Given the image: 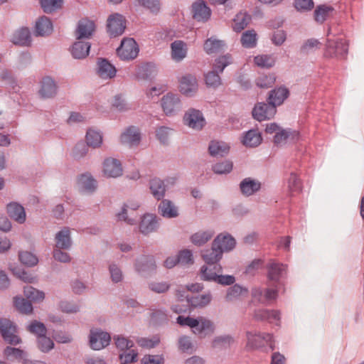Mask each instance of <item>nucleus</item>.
Returning a JSON list of instances; mask_svg holds the SVG:
<instances>
[{"label":"nucleus","mask_w":364,"mask_h":364,"mask_svg":"<svg viewBox=\"0 0 364 364\" xmlns=\"http://www.w3.org/2000/svg\"><path fill=\"white\" fill-rule=\"evenodd\" d=\"M327 36L324 56L328 58L337 59L345 58L348 50L346 41L341 36H336L333 34L331 28H328Z\"/></svg>","instance_id":"1"},{"label":"nucleus","mask_w":364,"mask_h":364,"mask_svg":"<svg viewBox=\"0 0 364 364\" xmlns=\"http://www.w3.org/2000/svg\"><path fill=\"white\" fill-rule=\"evenodd\" d=\"M223 267L217 265L214 268L208 266H201L199 271V276L201 280L209 282H215L222 286H231L235 282V277L233 275L223 274Z\"/></svg>","instance_id":"2"},{"label":"nucleus","mask_w":364,"mask_h":364,"mask_svg":"<svg viewBox=\"0 0 364 364\" xmlns=\"http://www.w3.org/2000/svg\"><path fill=\"white\" fill-rule=\"evenodd\" d=\"M267 280L273 284L284 286L283 279L287 274V266L283 263L270 259L266 264Z\"/></svg>","instance_id":"3"},{"label":"nucleus","mask_w":364,"mask_h":364,"mask_svg":"<svg viewBox=\"0 0 364 364\" xmlns=\"http://www.w3.org/2000/svg\"><path fill=\"white\" fill-rule=\"evenodd\" d=\"M247 346L248 349L260 348L265 345L268 346L272 350L275 348L274 341L272 333H253L251 331H247Z\"/></svg>","instance_id":"4"},{"label":"nucleus","mask_w":364,"mask_h":364,"mask_svg":"<svg viewBox=\"0 0 364 364\" xmlns=\"http://www.w3.org/2000/svg\"><path fill=\"white\" fill-rule=\"evenodd\" d=\"M156 264L154 256L141 255L134 263L135 271L141 277L148 278L156 272Z\"/></svg>","instance_id":"5"},{"label":"nucleus","mask_w":364,"mask_h":364,"mask_svg":"<svg viewBox=\"0 0 364 364\" xmlns=\"http://www.w3.org/2000/svg\"><path fill=\"white\" fill-rule=\"evenodd\" d=\"M16 331V326L12 321L7 318H0V333L6 343L16 346L21 343Z\"/></svg>","instance_id":"6"},{"label":"nucleus","mask_w":364,"mask_h":364,"mask_svg":"<svg viewBox=\"0 0 364 364\" xmlns=\"http://www.w3.org/2000/svg\"><path fill=\"white\" fill-rule=\"evenodd\" d=\"M89 343L92 349L100 350L109 345L111 336L101 328L91 329L90 332Z\"/></svg>","instance_id":"7"},{"label":"nucleus","mask_w":364,"mask_h":364,"mask_svg":"<svg viewBox=\"0 0 364 364\" xmlns=\"http://www.w3.org/2000/svg\"><path fill=\"white\" fill-rule=\"evenodd\" d=\"M223 255V250L215 246V242L213 241L210 248L204 249L200 252V256L205 262L203 266L214 268L217 265H221L220 261L222 259Z\"/></svg>","instance_id":"8"},{"label":"nucleus","mask_w":364,"mask_h":364,"mask_svg":"<svg viewBox=\"0 0 364 364\" xmlns=\"http://www.w3.org/2000/svg\"><path fill=\"white\" fill-rule=\"evenodd\" d=\"M119 57L124 60L134 59L139 53V47L133 38L124 39L117 50Z\"/></svg>","instance_id":"9"},{"label":"nucleus","mask_w":364,"mask_h":364,"mask_svg":"<svg viewBox=\"0 0 364 364\" xmlns=\"http://www.w3.org/2000/svg\"><path fill=\"white\" fill-rule=\"evenodd\" d=\"M126 28L125 18L119 14H111L107 19V31L111 36L122 35Z\"/></svg>","instance_id":"10"},{"label":"nucleus","mask_w":364,"mask_h":364,"mask_svg":"<svg viewBox=\"0 0 364 364\" xmlns=\"http://www.w3.org/2000/svg\"><path fill=\"white\" fill-rule=\"evenodd\" d=\"M183 121L186 125L196 130L201 129L205 124L203 114L196 109H189L184 114Z\"/></svg>","instance_id":"11"},{"label":"nucleus","mask_w":364,"mask_h":364,"mask_svg":"<svg viewBox=\"0 0 364 364\" xmlns=\"http://www.w3.org/2000/svg\"><path fill=\"white\" fill-rule=\"evenodd\" d=\"M161 107L166 115L174 114L181 108L178 95L173 93L164 95L161 99Z\"/></svg>","instance_id":"12"},{"label":"nucleus","mask_w":364,"mask_h":364,"mask_svg":"<svg viewBox=\"0 0 364 364\" xmlns=\"http://www.w3.org/2000/svg\"><path fill=\"white\" fill-rule=\"evenodd\" d=\"M159 228V219L156 215L146 213L141 217L139 225V231L141 234L147 235L157 231Z\"/></svg>","instance_id":"13"},{"label":"nucleus","mask_w":364,"mask_h":364,"mask_svg":"<svg viewBox=\"0 0 364 364\" xmlns=\"http://www.w3.org/2000/svg\"><path fill=\"white\" fill-rule=\"evenodd\" d=\"M141 133L139 129L134 126H130L121 134L120 142L130 147L136 146L141 141Z\"/></svg>","instance_id":"14"},{"label":"nucleus","mask_w":364,"mask_h":364,"mask_svg":"<svg viewBox=\"0 0 364 364\" xmlns=\"http://www.w3.org/2000/svg\"><path fill=\"white\" fill-rule=\"evenodd\" d=\"M198 82L195 76L186 74L179 80L180 92L186 96H193L198 91Z\"/></svg>","instance_id":"15"},{"label":"nucleus","mask_w":364,"mask_h":364,"mask_svg":"<svg viewBox=\"0 0 364 364\" xmlns=\"http://www.w3.org/2000/svg\"><path fill=\"white\" fill-rule=\"evenodd\" d=\"M275 113L276 108L269 102L268 104L258 103L252 110L253 117L259 122L273 117Z\"/></svg>","instance_id":"16"},{"label":"nucleus","mask_w":364,"mask_h":364,"mask_svg":"<svg viewBox=\"0 0 364 364\" xmlns=\"http://www.w3.org/2000/svg\"><path fill=\"white\" fill-rule=\"evenodd\" d=\"M95 30V25L94 21L87 18H82L79 21L75 32L76 39H88L93 35Z\"/></svg>","instance_id":"17"},{"label":"nucleus","mask_w":364,"mask_h":364,"mask_svg":"<svg viewBox=\"0 0 364 364\" xmlns=\"http://www.w3.org/2000/svg\"><path fill=\"white\" fill-rule=\"evenodd\" d=\"M177 296L181 301H183V297H185L186 303L189 304L191 309L203 307L209 304L212 300V295L210 293L190 296L189 295L183 296V294H181V291L178 290L177 292Z\"/></svg>","instance_id":"18"},{"label":"nucleus","mask_w":364,"mask_h":364,"mask_svg":"<svg viewBox=\"0 0 364 364\" xmlns=\"http://www.w3.org/2000/svg\"><path fill=\"white\" fill-rule=\"evenodd\" d=\"M117 70L115 67L107 59L99 58L97 63V74L104 80L112 79L115 77Z\"/></svg>","instance_id":"19"},{"label":"nucleus","mask_w":364,"mask_h":364,"mask_svg":"<svg viewBox=\"0 0 364 364\" xmlns=\"http://www.w3.org/2000/svg\"><path fill=\"white\" fill-rule=\"evenodd\" d=\"M104 175L109 178H117L122 174L120 161L116 159L108 158L103 163Z\"/></svg>","instance_id":"20"},{"label":"nucleus","mask_w":364,"mask_h":364,"mask_svg":"<svg viewBox=\"0 0 364 364\" xmlns=\"http://www.w3.org/2000/svg\"><path fill=\"white\" fill-rule=\"evenodd\" d=\"M196 319L198 324L192 328L195 334L205 337L214 333L215 328L213 321L203 316L197 317Z\"/></svg>","instance_id":"21"},{"label":"nucleus","mask_w":364,"mask_h":364,"mask_svg":"<svg viewBox=\"0 0 364 364\" xmlns=\"http://www.w3.org/2000/svg\"><path fill=\"white\" fill-rule=\"evenodd\" d=\"M215 246L218 247L223 253L232 250L236 245L235 239L229 233H220L213 240Z\"/></svg>","instance_id":"22"},{"label":"nucleus","mask_w":364,"mask_h":364,"mask_svg":"<svg viewBox=\"0 0 364 364\" xmlns=\"http://www.w3.org/2000/svg\"><path fill=\"white\" fill-rule=\"evenodd\" d=\"M193 16L198 21H206L209 19L211 11L205 1L198 0L192 5Z\"/></svg>","instance_id":"23"},{"label":"nucleus","mask_w":364,"mask_h":364,"mask_svg":"<svg viewBox=\"0 0 364 364\" xmlns=\"http://www.w3.org/2000/svg\"><path fill=\"white\" fill-rule=\"evenodd\" d=\"M55 248L69 250L72 246L70 230L68 227H64L55 236Z\"/></svg>","instance_id":"24"},{"label":"nucleus","mask_w":364,"mask_h":364,"mask_svg":"<svg viewBox=\"0 0 364 364\" xmlns=\"http://www.w3.org/2000/svg\"><path fill=\"white\" fill-rule=\"evenodd\" d=\"M90 47L91 45L89 42L77 40L72 46L70 52L74 58L83 59L88 55Z\"/></svg>","instance_id":"25"},{"label":"nucleus","mask_w":364,"mask_h":364,"mask_svg":"<svg viewBox=\"0 0 364 364\" xmlns=\"http://www.w3.org/2000/svg\"><path fill=\"white\" fill-rule=\"evenodd\" d=\"M57 86L54 80L50 77L43 78L41 87L39 90L40 95L43 98L53 97L56 95Z\"/></svg>","instance_id":"26"},{"label":"nucleus","mask_w":364,"mask_h":364,"mask_svg":"<svg viewBox=\"0 0 364 364\" xmlns=\"http://www.w3.org/2000/svg\"><path fill=\"white\" fill-rule=\"evenodd\" d=\"M254 318L256 321H279L280 320V312L277 310L257 309L254 313Z\"/></svg>","instance_id":"27"},{"label":"nucleus","mask_w":364,"mask_h":364,"mask_svg":"<svg viewBox=\"0 0 364 364\" xmlns=\"http://www.w3.org/2000/svg\"><path fill=\"white\" fill-rule=\"evenodd\" d=\"M262 141L260 132L256 129H250L245 133L242 143L247 147H256L262 143Z\"/></svg>","instance_id":"28"},{"label":"nucleus","mask_w":364,"mask_h":364,"mask_svg":"<svg viewBox=\"0 0 364 364\" xmlns=\"http://www.w3.org/2000/svg\"><path fill=\"white\" fill-rule=\"evenodd\" d=\"M77 186L82 191L92 192L97 188V181L89 173L82 174L77 179Z\"/></svg>","instance_id":"29"},{"label":"nucleus","mask_w":364,"mask_h":364,"mask_svg":"<svg viewBox=\"0 0 364 364\" xmlns=\"http://www.w3.org/2000/svg\"><path fill=\"white\" fill-rule=\"evenodd\" d=\"M171 58L175 61H181L187 54V46L182 41H175L171 45Z\"/></svg>","instance_id":"30"},{"label":"nucleus","mask_w":364,"mask_h":364,"mask_svg":"<svg viewBox=\"0 0 364 364\" xmlns=\"http://www.w3.org/2000/svg\"><path fill=\"white\" fill-rule=\"evenodd\" d=\"M248 294V289L239 284H233L227 289L225 294V300L227 301H233L240 299L242 295Z\"/></svg>","instance_id":"31"},{"label":"nucleus","mask_w":364,"mask_h":364,"mask_svg":"<svg viewBox=\"0 0 364 364\" xmlns=\"http://www.w3.org/2000/svg\"><path fill=\"white\" fill-rule=\"evenodd\" d=\"M11 41L16 45L30 46L31 42L30 31L27 28H20L14 33Z\"/></svg>","instance_id":"32"},{"label":"nucleus","mask_w":364,"mask_h":364,"mask_svg":"<svg viewBox=\"0 0 364 364\" xmlns=\"http://www.w3.org/2000/svg\"><path fill=\"white\" fill-rule=\"evenodd\" d=\"M260 187V183L257 180L252 179L251 178H245L240 184L241 192L246 196L252 195L259 191Z\"/></svg>","instance_id":"33"},{"label":"nucleus","mask_w":364,"mask_h":364,"mask_svg":"<svg viewBox=\"0 0 364 364\" xmlns=\"http://www.w3.org/2000/svg\"><path fill=\"white\" fill-rule=\"evenodd\" d=\"M289 95V90L285 87H279L271 91L269 96V102L274 106L280 105Z\"/></svg>","instance_id":"34"},{"label":"nucleus","mask_w":364,"mask_h":364,"mask_svg":"<svg viewBox=\"0 0 364 364\" xmlns=\"http://www.w3.org/2000/svg\"><path fill=\"white\" fill-rule=\"evenodd\" d=\"M225 43L223 41L219 40L215 37L208 38L203 45V49L208 54H212L220 52L225 47Z\"/></svg>","instance_id":"35"},{"label":"nucleus","mask_w":364,"mask_h":364,"mask_svg":"<svg viewBox=\"0 0 364 364\" xmlns=\"http://www.w3.org/2000/svg\"><path fill=\"white\" fill-rule=\"evenodd\" d=\"M53 31V24L46 16H42L36 23V32L38 36H48Z\"/></svg>","instance_id":"36"},{"label":"nucleus","mask_w":364,"mask_h":364,"mask_svg":"<svg viewBox=\"0 0 364 364\" xmlns=\"http://www.w3.org/2000/svg\"><path fill=\"white\" fill-rule=\"evenodd\" d=\"M214 232L212 230L200 231L193 234L191 237V242L198 247H201L206 244L213 236Z\"/></svg>","instance_id":"37"},{"label":"nucleus","mask_w":364,"mask_h":364,"mask_svg":"<svg viewBox=\"0 0 364 364\" xmlns=\"http://www.w3.org/2000/svg\"><path fill=\"white\" fill-rule=\"evenodd\" d=\"M287 191L291 196L299 193L302 189V183L295 173H291L287 179Z\"/></svg>","instance_id":"38"},{"label":"nucleus","mask_w":364,"mask_h":364,"mask_svg":"<svg viewBox=\"0 0 364 364\" xmlns=\"http://www.w3.org/2000/svg\"><path fill=\"white\" fill-rule=\"evenodd\" d=\"M14 306L21 314H30L33 312V306L30 301L24 299L22 296L14 297Z\"/></svg>","instance_id":"39"},{"label":"nucleus","mask_w":364,"mask_h":364,"mask_svg":"<svg viewBox=\"0 0 364 364\" xmlns=\"http://www.w3.org/2000/svg\"><path fill=\"white\" fill-rule=\"evenodd\" d=\"M136 342L142 348L152 349L159 345L161 343V338L157 334L154 335L150 338L138 337L136 339Z\"/></svg>","instance_id":"40"},{"label":"nucleus","mask_w":364,"mask_h":364,"mask_svg":"<svg viewBox=\"0 0 364 364\" xmlns=\"http://www.w3.org/2000/svg\"><path fill=\"white\" fill-rule=\"evenodd\" d=\"M7 213L15 221L19 224H23L26 221V215L24 206H6Z\"/></svg>","instance_id":"41"},{"label":"nucleus","mask_w":364,"mask_h":364,"mask_svg":"<svg viewBox=\"0 0 364 364\" xmlns=\"http://www.w3.org/2000/svg\"><path fill=\"white\" fill-rule=\"evenodd\" d=\"M150 190L154 197L160 200L164 198L165 194L164 183L159 178H153L150 181Z\"/></svg>","instance_id":"42"},{"label":"nucleus","mask_w":364,"mask_h":364,"mask_svg":"<svg viewBox=\"0 0 364 364\" xmlns=\"http://www.w3.org/2000/svg\"><path fill=\"white\" fill-rule=\"evenodd\" d=\"M208 149L211 156H223L228 153L230 147L223 141H212Z\"/></svg>","instance_id":"43"},{"label":"nucleus","mask_w":364,"mask_h":364,"mask_svg":"<svg viewBox=\"0 0 364 364\" xmlns=\"http://www.w3.org/2000/svg\"><path fill=\"white\" fill-rule=\"evenodd\" d=\"M4 355L5 357H6L8 359L13 357L18 361L22 362L23 364V362L25 360H28L26 358L27 353L23 350H21L20 348L7 346L4 350Z\"/></svg>","instance_id":"44"},{"label":"nucleus","mask_w":364,"mask_h":364,"mask_svg":"<svg viewBox=\"0 0 364 364\" xmlns=\"http://www.w3.org/2000/svg\"><path fill=\"white\" fill-rule=\"evenodd\" d=\"M113 340L116 348L119 351V353L128 350L134 346V343L132 340H129L122 335H114L113 336Z\"/></svg>","instance_id":"45"},{"label":"nucleus","mask_w":364,"mask_h":364,"mask_svg":"<svg viewBox=\"0 0 364 364\" xmlns=\"http://www.w3.org/2000/svg\"><path fill=\"white\" fill-rule=\"evenodd\" d=\"M234 343V338L230 335L216 336L213 342L212 346L214 348L226 349Z\"/></svg>","instance_id":"46"},{"label":"nucleus","mask_w":364,"mask_h":364,"mask_svg":"<svg viewBox=\"0 0 364 364\" xmlns=\"http://www.w3.org/2000/svg\"><path fill=\"white\" fill-rule=\"evenodd\" d=\"M250 16L246 13H239L233 20L232 28L236 32H240L250 23Z\"/></svg>","instance_id":"47"},{"label":"nucleus","mask_w":364,"mask_h":364,"mask_svg":"<svg viewBox=\"0 0 364 364\" xmlns=\"http://www.w3.org/2000/svg\"><path fill=\"white\" fill-rule=\"evenodd\" d=\"M86 141L89 146L97 148L102 144V136L100 132L90 129L87 132Z\"/></svg>","instance_id":"48"},{"label":"nucleus","mask_w":364,"mask_h":364,"mask_svg":"<svg viewBox=\"0 0 364 364\" xmlns=\"http://www.w3.org/2000/svg\"><path fill=\"white\" fill-rule=\"evenodd\" d=\"M23 293L25 296L30 300V301H41L45 297L43 291L38 290L31 286H26L23 288Z\"/></svg>","instance_id":"49"},{"label":"nucleus","mask_w":364,"mask_h":364,"mask_svg":"<svg viewBox=\"0 0 364 364\" xmlns=\"http://www.w3.org/2000/svg\"><path fill=\"white\" fill-rule=\"evenodd\" d=\"M257 33L254 30H249L242 33L241 43L245 48H254L257 44Z\"/></svg>","instance_id":"50"},{"label":"nucleus","mask_w":364,"mask_h":364,"mask_svg":"<svg viewBox=\"0 0 364 364\" xmlns=\"http://www.w3.org/2000/svg\"><path fill=\"white\" fill-rule=\"evenodd\" d=\"M138 352L132 348L119 353V359L121 364L134 363L137 361Z\"/></svg>","instance_id":"51"},{"label":"nucleus","mask_w":364,"mask_h":364,"mask_svg":"<svg viewBox=\"0 0 364 364\" xmlns=\"http://www.w3.org/2000/svg\"><path fill=\"white\" fill-rule=\"evenodd\" d=\"M18 258L20 262L27 267H33L38 262V257L34 254L28 251L19 252Z\"/></svg>","instance_id":"52"},{"label":"nucleus","mask_w":364,"mask_h":364,"mask_svg":"<svg viewBox=\"0 0 364 364\" xmlns=\"http://www.w3.org/2000/svg\"><path fill=\"white\" fill-rule=\"evenodd\" d=\"M296 136H297V133L295 132H291L290 130L281 129L274 135V142L277 145H282L285 144L290 136L294 138Z\"/></svg>","instance_id":"53"},{"label":"nucleus","mask_w":364,"mask_h":364,"mask_svg":"<svg viewBox=\"0 0 364 364\" xmlns=\"http://www.w3.org/2000/svg\"><path fill=\"white\" fill-rule=\"evenodd\" d=\"M276 78L273 74H262L256 80V85L260 87L267 89L272 87L275 82Z\"/></svg>","instance_id":"54"},{"label":"nucleus","mask_w":364,"mask_h":364,"mask_svg":"<svg viewBox=\"0 0 364 364\" xmlns=\"http://www.w3.org/2000/svg\"><path fill=\"white\" fill-rule=\"evenodd\" d=\"M37 346L43 353H48L54 348L53 340L46 335L37 338Z\"/></svg>","instance_id":"55"},{"label":"nucleus","mask_w":364,"mask_h":364,"mask_svg":"<svg viewBox=\"0 0 364 364\" xmlns=\"http://www.w3.org/2000/svg\"><path fill=\"white\" fill-rule=\"evenodd\" d=\"M333 11L331 6L325 5L318 6L314 11V18L317 22L323 23Z\"/></svg>","instance_id":"56"},{"label":"nucleus","mask_w":364,"mask_h":364,"mask_svg":"<svg viewBox=\"0 0 364 364\" xmlns=\"http://www.w3.org/2000/svg\"><path fill=\"white\" fill-rule=\"evenodd\" d=\"M321 46V42L315 38L306 40L301 47V52L304 54L314 52Z\"/></svg>","instance_id":"57"},{"label":"nucleus","mask_w":364,"mask_h":364,"mask_svg":"<svg viewBox=\"0 0 364 364\" xmlns=\"http://www.w3.org/2000/svg\"><path fill=\"white\" fill-rule=\"evenodd\" d=\"M255 64L261 68H271L275 63L274 58L271 55H260L255 58Z\"/></svg>","instance_id":"58"},{"label":"nucleus","mask_w":364,"mask_h":364,"mask_svg":"<svg viewBox=\"0 0 364 364\" xmlns=\"http://www.w3.org/2000/svg\"><path fill=\"white\" fill-rule=\"evenodd\" d=\"M178 264L182 265L192 264L194 262L192 251L188 249L180 250L176 255Z\"/></svg>","instance_id":"59"},{"label":"nucleus","mask_w":364,"mask_h":364,"mask_svg":"<svg viewBox=\"0 0 364 364\" xmlns=\"http://www.w3.org/2000/svg\"><path fill=\"white\" fill-rule=\"evenodd\" d=\"M28 331L35 334L37 338L46 335L47 328L42 322L36 320L32 321L28 327Z\"/></svg>","instance_id":"60"},{"label":"nucleus","mask_w":364,"mask_h":364,"mask_svg":"<svg viewBox=\"0 0 364 364\" xmlns=\"http://www.w3.org/2000/svg\"><path fill=\"white\" fill-rule=\"evenodd\" d=\"M232 63V58L230 55L220 56L215 59L213 65V70L222 73L226 66Z\"/></svg>","instance_id":"61"},{"label":"nucleus","mask_w":364,"mask_h":364,"mask_svg":"<svg viewBox=\"0 0 364 364\" xmlns=\"http://www.w3.org/2000/svg\"><path fill=\"white\" fill-rule=\"evenodd\" d=\"M63 0H41V5L46 13H51L59 9Z\"/></svg>","instance_id":"62"},{"label":"nucleus","mask_w":364,"mask_h":364,"mask_svg":"<svg viewBox=\"0 0 364 364\" xmlns=\"http://www.w3.org/2000/svg\"><path fill=\"white\" fill-rule=\"evenodd\" d=\"M212 169L217 174L228 173L232 169V163L229 161L217 163L213 166Z\"/></svg>","instance_id":"63"},{"label":"nucleus","mask_w":364,"mask_h":364,"mask_svg":"<svg viewBox=\"0 0 364 364\" xmlns=\"http://www.w3.org/2000/svg\"><path fill=\"white\" fill-rule=\"evenodd\" d=\"M109 272L111 279L114 283H119L123 280L122 271L116 264L112 263L109 265Z\"/></svg>","instance_id":"64"}]
</instances>
